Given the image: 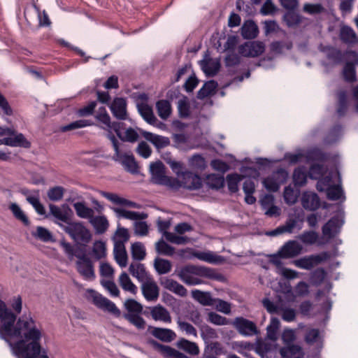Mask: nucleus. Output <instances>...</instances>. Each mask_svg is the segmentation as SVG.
<instances>
[{
  "instance_id": "1",
  "label": "nucleus",
  "mask_w": 358,
  "mask_h": 358,
  "mask_svg": "<svg viewBox=\"0 0 358 358\" xmlns=\"http://www.w3.org/2000/svg\"><path fill=\"white\" fill-rule=\"evenodd\" d=\"M0 337L7 342L19 339L10 345L17 358H49L41 348L42 330L30 315H22L16 320V315L0 299Z\"/></svg>"
},
{
  "instance_id": "2",
  "label": "nucleus",
  "mask_w": 358,
  "mask_h": 358,
  "mask_svg": "<svg viewBox=\"0 0 358 358\" xmlns=\"http://www.w3.org/2000/svg\"><path fill=\"white\" fill-rule=\"evenodd\" d=\"M60 245L69 260L72 261L74 257L78 259L76 265L80 275L86 280H94L96 278L94 264L86 254L85 249L78 245L75 247L65 241H62Z\"/></svg>"
},
{
  "instance_id": "3",
  "label": "nucleus",
  "mask_w": 358,
  "mask_h": 358,
  "mask_svg": "<svg viewBox=\"0 0 358 358\" xmlns=\"http://www.w3.org/2000/svg\"><path fill=\"white\" fill-rule=\"evenodd\" d=\"M180 279L188 285H196L203 283L201 278H207L217 281H223V275L216 272L214 269L204 266L194 265L185 266L178 273Z\"/></svg>"
},
{
  "instance_id": "4",
  "label": "nucleus",
  "mask_w": 358,
  "mask_h": 358,
  "mask_svg": "<svg viewBox=\"0 0 358 358\" xmlns=\"http://www.w3.org/2000/svg\"><path fill=\"white\" fill-rule=\"evenodd\" d=\"M124 307L127 313L123 314V317L138 330H144L147 324L141 317L143 306L134 299H129L124 303Z\"/></svg>"
},
{
  "instance_id": "5",
  "label": "nucleus",
  "mask_w": 358,
  "mask_h": 358,
  "mask_svg": "<svg viewBox=\"0 0 358 358\" xmlns=\"http://www.w3.org/2000/svg\"><path fill=\"white\" fill-rule=\"evenodd\" d=\"M152 180L154 183L169 187L171 189L180 188V180L166 176L165 166L162 162L152 163L150 166Z\"/></svg>"
},
{
  "instance_id": "6",
  "label": "nucleus",
  "mask_w": 358,
  "mask_h": 358,
  "mask_svg": "<svg viewBox=\"0 0 358 358\" xmlns=\"http://www.w3.org/2000/svg\"><path fill=\"white\" fill-rule=\"evenodd\" d=\"M75 241L88 243L92 239L90 231L81 222H72L68 224L56 222Z\"/></svg>"
},
{
  "instance_id": "7",
  "label": "nucleus",
  "mask_w": 358,
  "mask_h": 358,
  "mask_svg": "<svg viewBox=\"0 0 358 358\" xmlns=\"http://www.w3.org/2000/svg\"><path fill=\"white\" fill-rule=\"evenodd\" d=\"M88 292L90 299L98 308L110 313L116 317L120 316V310L113 301L93 289L89 290Z\"/></svg>"
},
{
  "instance_id": "8",
  "label": "nucleus",
  "mask_w": 358,
  "mask_h": 358,
  "mask_svg": "<svg viewBox=\"0 0 358 358\" xmlns=\"http://www.w3.org/2000/svg\"><path fill=\"white\" fill-rule=\"evenodd\" d=\"M330 257V254L328 252H323L318 255H311L306 256L294 262V264L302 269L310 270L315 265H317Z\"/></svg>"
},
{
  "instance_id": "9",
  "label": "nucleus",
  "mask_w": 358,
  "mask_h": 358,
  "mask_svg": "<svg viewBox=\"0 0 358 358\" xmlns=\"http://www.w3.org/2000/svg\"><path fill=\"white\" fill-rule=\"evenodd\" d=\"M264 50L265 45L262 42L255 41L239 45L238 53L245 57H256L262 55Z\"/></svg>"
},
{
  "instance_id": "10",
  "label": "nucleus",
  "mask_w": 358,
  "mask_h": 358,
  "mask_svg": "<svg viewBox=\"0 0 358 358\" xmlns=\"http://www.w3.org/2000/svg\"><path fill=\"white\" fill-rule=\"evenodd\" d=\"M303 220L299 218V215H289L283 225H280L275 229L271 231L269 234L271 236H277L284 233L291 234L294 231L295 228L300 230L302 228Z\"/></svg>"
},
{
  "instance_id": "11",
  "label": "nucleus",
  "mask_w": 358,
  "mask_h": 358,
  "mask_svg": "<svg viewBox=\"0 0 358 358\" xmlns=\"http://www.w3.org/2000/svg\"><path fill=\"white\" fill-rule=\"evenodd\" d=\"M239 334L245 336L256 335L258 330L256 324L244 317H238L231 322Z\"/></svg>"
},
{
  "instance_id": "12",
  "label": "nucleus",
  "mask_w": 358,
  "mask_h": 358,
  "mask_svg": "<svg viewBox=\"0 0 358 358\" xmlns=\"http://www.w3.org/2000/svg\"><path fill=\"white\" fill-rule=\"evenodd\" d=\"M113 158L120 163L127 171L133 174L138 172V165L132 155L122 154L118 150L117 152H115Z\"/></svg>"
},
{
  "instance_id": "13",
  "label": "nucleus",
  "mask_w": 358,
  "mask_h": 358,
  "mask_svg": "<svg viewBox=\"0 0 358 358\" xmlns=\"http://www.w3.org/2000/svg\"><path fill=\"white\" fill-rule=\"evenodd\" d=\"M141 289L143 296L147 301H156L159 294V287L153 278L141 283Z\"/></svg>"
},
{
  "instance_id": "14",
  "label": "nucleus",
  "mask_w": 358,
  "mask_h": 358,
  "mask_svg": "<svg viewBox=\"0 0 358 358\" xmlns=\"http://www.w3.org/2000/svg\"><path fill=\"white\" fill-rule=\"evenodd\" d=\"M302 250V246L296 241H289L283 245L278 251V255L282 258H292L299 255Z\"/></svg>"
},
{
  "instance_id": "15",
  "label": "nucleus",
  "mask_w": 358,
  "mask_h": 358,
  "mask_svg": "<svg viewBox=\"0 0 358 358\" xmlns=\"http://www.w3.org/2000/svg\"><path fill=\"white\" fill-rule=\"evenodd\" d=\"M202 186L201 178L191 171H185L180 181V187L188 189H198Z\"/></svg>"
},
{
  "instance_id": "16",
  "label": "nucleus",
  "mask_w": 358,
  "mask_h": 358,
  "mask_svg": "<svg viewBox=\"0 0 358 358\" xmlns=\"http://www.w3.org/2000/svg\"><path fill=\"white\" fill-rule=\"evenodd\" d=\"M343 222L338 217L331 218L323 227L324 236L330 239L334 238L340 231Z\"/></svg>"
},
{
  "instance_id": "17",
  "label": "nucleus",
  "mask_w": 358,
  "mask_h": 358,
  "mask_svg": "<svg viewBox=\"0 0 358 358\" xmlns=\"http://www.w3.org/2000/svg\"><path fill=\"white\" fill-rule=\"evenodd\" d=\"M110 110L114 117L119 120H127V101L123 98H115L110 106Z\"/></svg>"
},
{
  "instance_id": "18",
  "label": "nucleus",
  "mask_w": 358,
  "mask_h": 358,
  "mask_svg": "<svg viewBox=\"0 0 358 358\" xmlns=\"http://www.w3.org/2000/svg\"><path fill=\"white\" fill-rule=\"evenodd\" d=\"M282 358H303V348L297 344H290L282 347L279 350Z\"/></svg>"
},
{
  "instance_id": "19",
  "label": "nucleus",
  "mask_w": 358,
  "mask_h": 358,
  "mask_svg": "<svg viewBox=\"0 0 358 358\" xmlns=\"http://www.w3.org/2000/svg\"><path fill=\"white\" fill-rule=\"evenodd\" d=\"M143 136L159 150L170 144V140L168 137L159 136L149 131H143L141 132Z\"/></svg>"
},
{
  "instance_id": "20",
  "label": "nucleus",
  "mask_w": 358,
  "mask_h": 358,
  "mask_svg": "<svg viewBox=\"0 0 358 358\" xmlns=\"http://www.w3.org/2000/svg\"><path fill=\"white\" fill-rule=\"evenodd\" d=\"M10 129L13 131V134H8V137L4 138V145L25 148L30 147L31 143L25 138L22 134H16L14 129Z\"/></svg>"
},
{
  "instance_id": "21",
  "label": "nucleus",
  "mask_w": 358,
  "mask_h": 358,
  "mask_svg": "<svg viewBox=\"0 0 358 358\" xmlns=\"http://www.w3.org/2000/svg\"><path fill=\"white\" fill-rule=\"evenodd\" d=\"M129 273L139 282H144L150 280L152 275L146 271L144 264L141 263H132L129 268Z\"/></svg>"
},
{
  "instance_id": "22",
  "label": "nucleus",
  "mask_w": 358,
  "mask_h": 358,
  "mask_svg": "<svg viewBox=\"0 0 358 358\" xmlns=\"http://www.w3.org/2000/svg\"><path fill=\"white\" fill-rule=\"evenodd\" d=\"M100 194L112 202L114 204L119 205V206H127L129 208H138L139 206L131 201H129L128 199H126L124 198L120 197L118 194L112 193V192H108L105 191H101Z\"/></svg>"
},
{
  "instance_id": "23",
  "label": "nucleus",
  "mask_w": 358,
  "mask_h": 358,
  "mask_svg": "<svg viewBox=\"0 0 358 358\" xmlns=\"http://www.w3.org/2000/svg\"><path fill=\"white\" fill-rule=\"evenodd\" d=\"M301 203L305 209L315 210L320 207V201L317 194L306 192L302 194Z\"/></svg>"
},
{
  "instance_id": "24",
  "label": "nucleus",
  "mask_w": 358,
  "mask_h": 358,
  "mask_svg": "<svg viewBox=\"0 0 358 358\" xmlns=\"http://www.w3.org/2000/svg\"><path fill=\"white\" fill-rule=\"evenodd\" d=\"M150 315L155 321H161L164 323H171V317L169 312L164 306L157 305L150 308Z\"/></svg>"
},
{
  "instance_id": "25",
  "label": "nucleus",
  "mask_w": 358,
  "mask_h": 358,
  "mask_svg": "<svg viewBox=\"0 0 358 358\" xmlns=\"http://www.w3.org/2000/svg\"><path fill=\"white\" fill-rule=\"evenodd\" d=\"M151 334L156 338L166 343L173 341L176 338V334L169 329L159 327H150Z\"/></svg>"
},
{
  "instance_id": "26",
  "label": "nucleus",
  "mask_w": 358,
  "mask_h": 358,
  "mask_svg": "<svg viewBox=\"0 0 358 358\" xmlns=\"http://www.w3.org/2000/svg\"><path fill=\"white\" fill-rule=\"evenodd\" d=\"M161 285L166 289L175 293L180 296H185L187 294L186 288L173 279H162L161 280Z\"/></svg>"
},
{
  "instance_id": "27",
  "label": "nucleus",
  "mask_w": 358,
  "mask_h": 358,
  "mask_svg": "<svg viewBox=\"0 0 358 358\" xmlns=\"http://www.w3.org/2000/svg\"><path fill=\"white\" fill-rule=\"evenodd\" d=\"M138 110L143 120L151 125L159 127L158 120L155 116L152 108L147 103H141L137 105Z\"/></svg>"
},
{
  "instance_id": "28",
  "label": "nucleus",
  "mask_w": 358,
  "mask_h": 358,
  "mask_svg": "<svg viewBox=\"0 0 358 358\" xmlns=\"http://www.w3.org/2000/svg\"><path fill=\"white\" fill-rule=\"evenodd\" d=\"M241 36L245 39H254L259 34V29L253 20H246L241 27Z\"/></svg>"
},
{
  "instance_id": "29",
  "label": "nucleus",
  "mask_w": 358,
  "mask_h": 358,
  "mask_svg": "<svg viewBox=\"0 0 358 358\" xmlns=\"http://www.w3.org/2000/svg\"><path fill=\"white\" fill-rule=\"evenodd\" d=\"M113 255L117 264L121 268H124L127 266L128 262V255L125 245H122V243L114 245Z\"/></svg>"
},
{
  "instance_id": "30",
  "label": "nucleus",
  "mask_w": 358,
  "mask_h": 358,
  "mask_svg": "<svg viewBox=\"0 0 358 358\" xmlns=\"http://www.w3.org/2000/svg\"><path fill=\"white\" fill-rule=\"evenodd\" d=\"M90 222L93 226L97 234H104L108 229L109 223L106 216H92Z\"/></svg>"
},
{
  "instance_id": "31",
  "label": "nucleus",
  "mask_w": 358,
  "mask_h": 358,
  "mask_svg": "<svg viewBox=\"0 0 358 358\" xmlns=\"http://www.w3.org/2000/svg\"><path fill=\"white\" fill-rule=\"evenodd\" d=\"M200 66L203 71L208 76H214L217 74L220 68V62L211 59L201 60L200 62Z\"/></svg>"
},
{
  "instance_id": "32",
  "label": "nucleus",
  "mask_w": 358,
  "mask_h": 358,
  "mask_svg": "<svg viewBox=\"0 0 358 358\" xmlns=\"http://www.w3.org/2000/svg\"><path fill=\"white\" fill-rule=\"evenodd\" d=\"M113 210L119 218L122 217L130 220H142L147 217V215L143 213L129 211L120 208H113Z\"/></svg>"
},
{
  "instance_id": "33",
  "label": "nucleus",
  "mask_w": 358,
  "mask_h": 358,
  "mask_svg": "<svg viewBox=\"0 0 358 358\" xmlns=\"http://www.w3.org/2000/svg\"><path fill=\"white\" fill-rule=\"evenodd\" d=\"M303 17L294 10H287L282 16V20L289 28L299 26L302 22Z\"/></svg>"
},
{
  "instance_id": "34",
  "label": "nucleus",
  "mask_w": 358,
  "mask_h": 358,
  "mask_svg": "<svg viewBox=\"0 0 358 358\" xmlns=\"http://www.w3.org/2000/svg\"><path fill=\"white\" fill-rule=\"evenodd\" d=\"M192 296L203 306L214 305V299L212 298L210 292L194 289L192 291Z\"/></svg>"
},
{
  "instance_id": "35",
  "label": "nucleus",
  "mask_w": 358,
  "mask_h": 358,
  "mask_svg": "<svg viewBox=\"0 0 358 358\" xmlns=\"http://www.w3.org/2000/svg\"><path fill=\"white\" fill-rule=\"evenodd\" d=\"M73 206L76 215L80 218L90 220L94 215V210L87 207L85 202H76L73 204Z\"/></svg>"
},
{
  "instance_id": "36",
  "label": "nucleus",
  "mask_w": 358,
  "mask_h": 358,
  "mask_svg": "<svg viewBox=\"0 0 358 358\" xmlns=\"http://www.w3.org/2000/svg\"><path fill=\"white\" fill-rule=\"evenodd\" d=\"M339 36L341 40L346 44H353L357 42V35L354 30L348 26L341 28Z\"/></svg>"
},
{
  "instance_id": "37",
  "label": "nucleus",
  "mask_w": 358,
  "mask_h": 358,
  "mask_svg": "<svg viewBox=\"0 0 358 358\" xmlns=\"http://www.w3.org/2000/svg\"><path fill=\"white\" fill-rule=\"evenodd\" d=\"M9 209L12 212L13 216L16 220L21 222L24 226H29L30 221L25 214V213L21 209L20 206L16 203H12L9 206Z\"/></svg>"
},
{
  "instance_id": "38",
  "label": "nucleus",
  "mask_w": 358,
  "mask_h": 358,
  "mask_svg": "<svg viewBox=\"0 0 358 358\" xmlns=\"http://www.w3.org/2000/svg\"><path fill=\"white\" fill-rule=\"evenodd\" d=\"M217 87V83L214 80L206 82L203 87L197 92V98L203 99L213 95Z\"/></svg>"
},
{
  "instance_id": "39",
  "label": "nucleus",
  "mask_w": 358,
  "mask_h": 358,
  "mask_svg": "<svg viewBox=\"0 0 358 358\" xmlns=\"http://www.w3.org/2000/svg\"><path fill=\"white\" fill-rule=\"evenodd\" d=\"M177 346L178 348L192 355H197L199 353V348L198 345L195 343L191 342L185 338L179 340L177 343Z\"/></svg>"
},
{
  "instance_id": "40",
  "label": "nucleus",
  "mask_w": 358,
  "mask_h": 358,
  "mask_svg": "<svg viewBox=\"0 0 358 358\" xmlns=\"http://www.w3.org/2000/svg\"><path fill=\"white\" fill-rule=\"evenodd\" d=\"M119 283L122 288L129 292L133 294H135L137 292V287L132 282L128 274L125 272H122L119 277Z\"/></svg>"
},
{
  "instance_id": "41",
  "label": "nucleus",
  "mask_w": 358,
  "mask_h": 358,
  "mask_svg": "<svg viewBox=\"0 0 358 358\" xmlns=\"http://www.w3.org/2000/svg\"><path fill=\"white\" fill-rule=\"evenodd\" d=\"M158 115L163 120H166L171 113V107L169 101L159 100L156 103Z\"/></svg>"
},
{
  "instance_id": "42",
  "label": "nucleus",
  "mask_w": 358,
  "mask_h": 358,
  "mask_svg": "<svg viewBox=\"0 0 358 358\" xmlns=\"http://www.w3.org/2000/svg\"><path fill=\"white\" fill-rule=\"evenodd\" d=\"M96 119L101 124L100 127L103 129H110V117L107 113L104 107L99 108L96 115Z\"/></svg>"
},
{
  "instance_id": "43",
  "label": "nucleus",
  "mask_w": 358,
  "mask_h": 358,
  "mask_svg": "<svg viewBox=\"0 0 358 358\" xmlns=\"http://www.w3.org/2000/svg\"><path fill=\"white\" fill-rule=\"evenodd\" d=\"M131 257L134 260L141 261L146 255L145 248L141 242H136L131 246Z\"/></svg>"
},
{
  "instance_id": "44",
  "label": "nucleus",
  "mask_w": 358,
  "mask_h": 358,
  "mask_svg": "<svg viewBox=\"0 0 358 358\" xmlns=\"http://www.w3.org/2000/svg\"><path fill=\"white\" fill-rule=\"evenodd\" d=\"M49 208L51 215L66 224H68L71 221V217L68 211H62L60 208L54 204H50Z\"/></svg>"
},
{
  "instance_id": "45",
  "label": "nucleus",
  "mask_w": 358,
  "mask_h": 358,
  "mask_svg": "<svg viewBox=\"0 0 358 358\" xmlns=\"http://www.w3.org/2000/svg\"><path fill=\"white\" fill-rule=\"evenodd\" d=\"M278 315L281 316L284 321L291 322L295 320L296 311L294 308L288 307L282 303Z\"/></svg>"
},
{
  "instance_id": "46",
  "label": "nucleus",
  "mask_w": 358,
  "mask_h": 358,
  "mask_svg": "<svg viewBox=\"0 0 358 358\" xmlns=\"http://www.w3.org/2000/svg\"><path fill=\"white\" fill-rule=\"evenodd\" d=\"M94 123L89 120H78L71 122L69 124L62 126L60 127V131L62 132H66L71 130H75L80 128H83L88 126L93 125Z\"/></svg>"
},
{
  "instance_id": "47",
  "label": "nucleus",
  "mask_w": 358,
  "mask_h": 358,
  "mask_svg": "<svg viewBox=\"0 0 358 358\" xmlns=\"http://www.w3.org/2000/svg\"><path fill=\"white\" fill-rule=\"evenodd\" d=\"M336 173L333 172L329 173L327 176L323 178L317 179L316 188L319 192H324L325 189H328L331 187L334 186L332 178L336 176Z\"/></svg>"
},
{
  "instance_id": "48",
  "label": "nucleus",
  "mask_w": 358,
  "mask_h": 358,
  "mask_svg": "<svg viewBox=\"0 0 358 358\" xmlns=\"http://www.w3.org/2000/svg\"><path fill=\"white\" fill-rule=\"evenodd\" d=\"M92 253L97 260L104 258L106 255V243L102 241H96L92 247Z\"/></svg>"
},
{
  "instance_id": "49",
  "label": "nucleus",
  "mask_w": 358,
  "mask_h": 358,
  "mask_svg": "<svg viewBox=\"0 0 358 358\" xmlns=\"http://www.w3.org/2000/svg\"><path fill=\"white\" fill-rule=\"evenodd\" d=\"M293 181L294 185L298 187H301L306 183L307 174L303 167H299L294 170Z\"/></svg>"
},
{
  "instance_id": "50",
  "label": "nucleus",
  "mask_w": 358,
  "mask_h": 358,
  "mask_svg": "<svg viewBox=\"0 0 358 358\" xmlns=\"http://www.w3.org/2000/svg\"><path fill=\"white\" fill-rule=\"evenodd\" d=\"M154 266L159 274H166L171 270L170 261L161 258H156L155 259Z\"/></svg>"
},
{
  "instance_id": "51",
  "label": "nucleus",
  "mask_w": 358,
  "mask_h": 358,
  "mask_svg": "<svg viewBox=\"0 0 358 358\" xmlns=\"http://www.w3.org/2000/svg\"><path fill=\"white\" fill-rule=\"evenodd\" d=\"M155 249L159 255L166 256H172L175 252L174 248L166 243L163 239L156 243Z\"/></svg>"
},
{
  "instance_id": "52",
  "label": "nucleus",
  "mask_w": 358,
  "mask_h": 358,
  "mask_svg": "<svg viewBox=\"0 0 358 358\" xmlns=\"http://www.w3.org/2000/svg\"><path fill=\"white\" fill-rule=\"evenodd\" d=\"M324 192H327V197L329 200L337 201L341 199H345L343 191L339 185H334L328 189H325Z\"/></svg>"
},
{
  "instance_id": "53",
  "label": "nucleus",
  "mask_w": 358,
  "mask_h": 358,
  "mask_svg": "<svg viewBox=\"0 0 358 358\" xmlns=\"http://www.w3.org/2000/svg\"><path fill=\"white\" fill-rule=\"evenodd\" d=\"M32 235L45 243L54 241L51 232L43 227H37L36 232L33 233Z\"/></svg>"
},
{
  "instance_id": "54",
  "label": "nucleus",
  "mask_w": 358,
  "mask_h": 358,
  "mask_svg": "<svg viewBox=\"0 0 358 358\" xmlns=\"http://www.w3.org/2000/svg\"><path fill=\"white\" fill-rule=\"evenodd\" d=\"M298 238L306 245H313L318 239V234L314 231H305Z\"/></svg>"
},
{
  "instance_id": "55",
  "label": "nucleus",
  "mask_w": 358,
  "mask_h": 358,
  "mask_svg": "<svg viewBox=\"0 0 358 358\" xmlns=\"http://www.w3.org/2000/svg\"><path fill=\"white\" fill-rule=\"evenodd\" d=\"M302 10L304 13L313 15L324 13L325 8L321 3H306L303 4Z\"/></svg>"
},
{
  "instance_id": "56",
  "label": "nucleus",
  "mask_w": 358,
  "mask_h": 358,
  "mask_svg": "<svg viewBox=\"0 0 358 358\" xmlns=\"http://www.w3.org/2000/svg\"><path fill=\"white\" fill-rule=\"evenodd\" d=\"M129 234L128 230L124 227H118L113 238L114 245L122 243V245H125V243L129 241Z\"/></svg>"
},
{
  "instance_id": "57",
  "label": "nucleus",
  "mask_w": 358,
  "mask_h": 358,
  "mask_svg": "<svg viewBox=\"0 0 358 358\" xmlns=\"http://www.w3.org/2000/svg\"><path fill=\"white\" fill-rule=\"evenodd\" d=\"M207 320L215 325H228L231 324L227 317L214 312H210L208 313Z\"/></svg>"
},
{
  "instance_id": "58",
  "label": "nucleus",
  "mask_w": 358,
  "mask_h": 358,
  "mask_svg": "<svg viewBox=\"0 0 358 358\" xmlns=\"http://www.w3.org/2000/svg\"><path fill=\"white\" fill-rule=\"evenodd\" d=\"M338 107L337 113L339 116H343L348 108L347 94L345 91H340L338 93Z\"/></svg>"
},
{
  "instance_id": "59",
  "label": "nucleus",
  "mask_w": 358,
  "mask_h": 358,
  "mask_svg": "<svg viewBox=\"0 0 358 358\" xmlns=\"http://www.w3.org/2000/svg\"><path fill=\"white\" fill-rule=\"evenodd\" d=\"M280 327V321L276 317H273L271 320L270 324L267 327V336L272 341L277 339V330Z\"/></svg>"
},
{
  "instance_id": "60",
  "label": "nucleus",
  "mask_w": 358,
  "mask_h": 358,
  "mask_svg": "<svg viewBox=\"0 0 358 358\" xmlns=\"http://www.w3.org/2000/svg\"><path fill=\"white\" fill-rule=\"evenodd\" d=\"M191 167L198 170H203L206 167V162L201 155H194L189 160Z\"/></svg>"
},
{
  "instance_id": "61",
  "label": "nucleus",
  "mask_w": 358,
  "mask_h": 358,
  "mask_svg": "<svg viewBox=\"0 0 358 358\" xmlns=\"http://www.w3.org/2000/svg\"><path fill=\"white\" fill-rule=\"evenodd\" d=\"M327 158V155L318 148L311 149L307 153V159L311 161L324 162Z\"/></svg>"
},
{
  "instance_id": "62",
  "label": "nucleus",
  "mask_w": 358,
  "mask_h": 358,
  "mask_svg": "<svg viewBox=\"0 0 358 358\" xmlns=\"http://www.w3.org/2000/svg\"><path fill=\"white\" fill-rule=\"evenodd\" d=\"M325 51L327 57L331 60L332 63L338 64L342 61L343 55L339 50L332 47H328Z\"/></svg>"
},
{
  "instance_id": "63",
  "label": "nucleus",
  "mask_w": 358,
  "mask_h": 358,
  "mask_svg": "<svg viewBox=\"0 0 358 358\" xmlns=\"http://www.w3.org/2000/svg\"><path fill=\"white\" fill-rule=\"evenodd\" d=\"M193 256L199 260L204 261L208 263H216L220 256L214 255L210 252H195Z\"/></svg>"
},
{
  "instance_id": "64",
  "label": "nucleus",
  "mask_w": 358,
  "mask_h": 358,
  "mask_svg": "<svg viewBox=\"0 0 358 358\" xmlns=\"http://www.w3.org/2000/svg\"><path fill=\"white\" fill-rule=\"evenodd\" d=\"M65 189L61 186H56L50 188L48 191V196L50 200L53 201H57L63 198Z\"/></svg>"
}]
</instances>
